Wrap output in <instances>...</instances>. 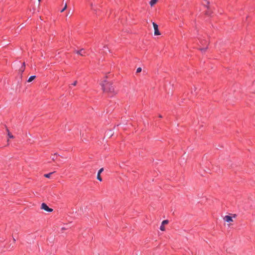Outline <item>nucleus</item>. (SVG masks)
Instances as JSON below:
<instances>
[{"label": "nucleus", "instance_id": "10", "mask_svg": "<svg viewBox=\"0 0 255 255\" xmlns=\"http://www.w3.org/2000/svg\"><path fill=\"white\" fill-rule=\"evenodd\" d=\"M35 77H36V76H30V77L29 78V79H28V80L27 82H32V81H33V80L35 78Z\"/></svg>", "mask_w": 255, "mask_h": 255}, {"label": "nucleus", "instance_id": "1", "mask_svg": "<svg viewBox=\"0 0 255 255\" xmlns=\"http://www.w3.org/2000/svg\"><path fill=\"white\" fill-rule=\"evenodd\" d=\"M100 85H101L103 91L104 92L110 94L112 95L116 94V92L112 83L107 82L106 80H104L100 83Z\"/></svg>", "mask_w": 255, "mask_h": 255}, {"label": "nucleus", "instance_id": "12", "mask_svg": "<svg viewBox=\"0 0 255 255\" xmlns=\"http://www.w3.org/2000/svg\"><path fill=\"white\" fill-rule=\"evenodd\" d=\"M67 7V3H66L65 4L64 7L63 8V9L61 10V12H63Z\"/></svg>", "mask_w": 255, "mask_h": 255}, {"label": "nucleus", "instance_id": "13", "mask_svg": "<svg viewBox=\"0 0 255 255\" xmlns=\"http://www.w3.org/2000/svg\"><path fill=\"white\" fill-rule=\"evenodd\" d=\"M141 68L140 67H138L137 69H136V73H139L141 71Z\"/></svg>", "mask_w": 255, "mask_h": 255}, {"label": "nucleus", "instance_id": "24", "mask_svg": "<svg viewBox=\"0 0 255 255\" xmlns=\"http://www.w3.org/2000/svg\"><path fill=\"white\" fill-rule=\"evenodd\" d=\"M13 241L14 242L15 241V240L13 238Z\"/></svg>", "mask_w": 255, "mask_h": 255}, {"label": "nucleus", "instance_id": "14", "mask_svg": "<svg viewBox=\"0 0 255 255\" xmlns=\"http://www.w3.org/2000/svg\"><path fill=\"white\" fill-rule=\"evenodd\" d=\"M207 49V46H206V47H203V48H200V50L201 51H205Z\"/></svg>", "mask_w": 255, "mask_h": 255}, {"label": "nucleus", "instance_id": "6", "mask_svg": "<svg viewBox=\"0 0 255 255\" xmlns=\"http://www.w3.org/2000/svg\"><path fill=\"white\" fill-rule=\"evenodd\" d=\"M104 171V168H101L98 172V174H97V179L98 180H99L100 181H102V178H101L100 175H101V173Z\"/></svg>", "mask_w": 255, "mask_h": 255}, {"label": "nucleus", "instance_id": "4", "mask_svg": "<svg viewBox=\"0 0 255 255\" xmlns=\"http://www.w3.org/2000/svg\"><path fill=\"white\" fill-rule=\"evenodd\" d=\"M168 223V221L166 220H164L162 222V224H161V225L160 227V230L162 231H164L165 230V227H164V225H166Z\"/></svg>", "mask_w": 255, "mask_h": 255}, {"label": "nucleus", "instance_id": "23", "mask_svg": "<svg viewBox=\"0 0 255 255\" xmlns=\"http://www.w3.org/2000/svg\"><path fill=\"white\" fill-rule=\"evenodd\" d=\"M24 68H23V69H22V71H24Z\"/></svg>", "mask_w": 255, "mask_h": 255}, {"label": "nucleus", "instance_id": "22", "mask_svg": "<svg viewBox=\"0 0 255 255\" xmlns=\"http://www.w3.org/2000/svg\"><path fill=\"white\" fill-rule=\"evenodd\" d=\"M55 159V157H53V158H52V160H54Z\"/></svg>", "mask_w": 255, "mask_h": 255}, {"label": "nucleus", "instance_id": "15", "mask_svg": "<svg viewBox=\"0 0 255 255\" xmlns=\"http://www.w3.org/2000/svg\"><path fill=\"white\" fill-rule=\"evenodd\" d=\"M77 81H75V82L72 84V85H73V86H76V84H77Z\"/></svg>", "mask_w": 255, "mask_h": 255}, {"label": "nucleus", "instance_id": "25", "mask_svg": "<svg viewBox=\"0 0 255 255\" xmlns=\"http://www.w3.org/2000/svg\"><path fill=\"white\" fill-rule=\"evenodd\" d=\"M40 0H38L39 2H40Z\"/></svg>", "mask_w": 255, "mask_h": 255}, {"label": "nucleus", "instance_id": "17", "mask_svg": "<svg viewBox=\"0 0 255 255\" xmlns=\"http://www.w3.org/2000/svg\"><path fill=\"white\" fill-rule=\"evenodd\" d=\"M90 5H91L92 9H93V3H91Z\"/></svg>", "mask_w": 255, "mask_h": 255}, {"label": "nucleus", "instance_id": "8", "mask_svg": "<svg viewBox=\"0 0 255 255\" xmlns=\"http://www.w3.org/2000/svg\"><path fill=\"white\" fill-rule=\"evenodd\" d=\"M158 0H151L149 4L151 5V6H152L154 5L157 2Z\"/></svg>", "mask_w": 255, "mask_h": 255}, {"label": "nucleus", "instance_id": "21", "mask_svg": "<svg viewBox=\"0 0 255 255\" xmlns=\"http://www.w3.org/2000/svg\"><path fill=\"white\" fill-rule=\"evenodd\" d=\"M23 67H24V66H25V63H23Z\"/></svg>", "mask_w": 255, "mask_h": 255}, {"label": "nucleus", "instance_id": "16", "mask_svg": "<svg viewBox=\"0 0 255 255\" xmlns=\"http://www.w3.org/2000/svg\"><path fill=\"white\" fill-rule=\"evenodd\" d=\"M204 0L206 1L207 4H209V0Z\"/></svg>", "mask_w": 255, "mask_h": 255}, {"label": "nucleus", "instance_id": "3", "mask_svg": "<svg viewBox=\"0 0 255 255\" xmlns=\"http://www.w3.org/2000/svg\"><path fill=\"white\" fill-rule=\"evenodd\" d=\"M152 24H153V26L154 30V35H160V33L158 30V25L154 22H152Z\"/></svg>", "mask_w": 255, "mask_h": 255}, {"label": "nucleus", "instance_id": "7", "mask_svg": "<svg viewBox=\"0 0 255 255\" xmlns=\"http://www.w3.org/2000/svg\"><path fill=\"white\" fill-rule=\"evenodd\" d=\"M75 52L77 54L80 55L81 56H85V52L84 51L83 49H81L79 51H75Z\"/></svg>", "mask_w": 255, "mask_h": 255}, {"label": "nucleus", "instance_id": "2", "mask_svg": "<svg viewBox=\"0 0 255 255\" xmlns=\"http://www.w3.org/2000/svg\"><path fill=\"white\" fill-rule=\"evenodd\" d=\"M41 209L49 212H51L53 211L52 209L49 208L47 206V205L44 203H43L41 204Z\"/></svg>", "mask_w": 255, "mask_h": 255}, {"label": "nucleus", "instance_id": "5", "mask_svg": "<svg viewBox=\"0 0 255 255\" xmlns=\"http://www.w3.org/2000/svg\"><path fill=\"white\" fill-rule=\"evenodd\" d=\"M224 220L228 222V223H230V222H233V220L232 219V217H231L230 216H228V215H227V216H225L224 218Z\"/></svg>", "mask_w": 255, "mask_h": 255}, {"label": "nucleus", "instance_id": "11", "mask_svg": "<svg viewBox=\"0 0 255 255\" xmlns=\"http://www.w3.org/2000/svg\"><path fill=\"white\" fill-rule=\"evenodd\" d=\"M53 172H51L48 174H45L44 175V177L46 178H49L52 174H53Z\"/></svg>", "mask_w": 255, "mask_h": 255}, {"label": "nucleus", "instance_id": "18", "mask_svg": "<svg viewBox=\"0 0 255 255\" xmlns=\"http://www.w3.org/2000/svg\"><path fill=\"white\" fill-rule=\"evenodd\" d=\"M201 43L202 44H203V43H204V41H202L201 42Z\"/></svg>", "mask_w": 255, "mask_h": 255}, {"label": "nucleus", "instance_id": "9", "mask_svg": "<svg viewBox=\"0 0 255 255\" xmlns=\"http://www.w3.org/2000/svg\"><path fill=\"white\" fill-rule=\"evenodd\" d=\"M6 131L7 132V135H8V137L10 138H13L14 137V136L9 132V131L7 128H6Z\"/></svg>", "mask_w": 255, "mask_h": 255}, {"label": "nucleus", "instance_id": "19", "mask_svg": "<svg viewBox=\"0 0 255 255\" xmlns=\"http://www.w3.org/2000/svg\"><path fill=\"white\" fill-rule=\"evenodd\" d=\"M233 217L234 218H236V214H234V215H233Z\"/></svg>", "mask_w": 255, "mask_h": 255}, {"label": "nucleus", "instance_id": "20", "mask_svg": "<svg viewBox=\"0 0 255 255\" xmlns=\"http://www.w3.org/2000/svg\"><path fill=\"white\" fill-rule=\"evenodd\" d=\"M159 117L160 118H162V116H161V115H159Z\"/></svg>", "mask_w": 255, "mask_h": 255}]
</instances>
